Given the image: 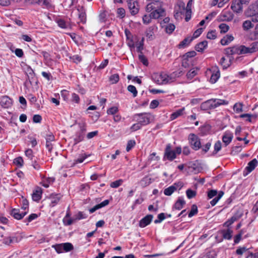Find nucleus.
<instances>
[{"instance_id":"f257e3e1","label":"nucleus","mask_w":258,"mask_h":258,"mask_svg":"<svg viewBox=\"0 0 258 258\" xmlns=\"http://www.w3.org/2000/svg\"><path fill=\"white\" fill-rule=\"evenodd\" d=\"M244 15L247 18H251L253 23L258 22V0L249 6L245 11Z\"/></svg>"},{"instance_id":"f03ea898","label":"nucleus","mask_w":258,"mask_h":258,"mask_svg":"<svg viewBox=\"0 0 258 258\" xmlns=\"http://www.w3.org/2000/svg\"><path fill=\"white\" fill-rule=\"evenodd\" d=\"M228 101L225 100L215 99L208 100L201 105V108L202 110H206L215 108L221 105H227L228 104Z\"/></svg>"},{"instance_id":"7ed1b4c3","label":"nucleus","mask_w":258,"mask_h":258,"mask_svg":"<svg viewBox=\"0 0 258 258\" xmlns=\"http://www.w3.org/2000/svg\"><path fill=\"white\" fill-rule=\"evenodd\" d=\"M153 80L158 84H167L172 81V78L167 74L156 73L152 76Z\"/></svg>"},{"instance_id":"20e7f679","label":"nucleus","mask_w":258,"mask_h":258,"mask_svg":"<svg viewBox=\"0 0 258 258\" xmlns=\"http://www.w3.org/2000/svg\"><path fill=\"white\" fill-rule=\"evenodd\" d=\"M135 117L137 118V121L139 122L142 126L148 124L150 123L151 120L153 119V115L148 113L137 114L135 115Z\"/></svg>"},{"instance_id":"39448f33","label":"nucleus","mask_w":258,"mask_h":258,"mask_svg":"<svg viewBox=\"0 0 258 258\" xmlns=\"http://www.w3.org/2000/svg\"><path fill=\"white\" fill-rule=\"evenodd\" d=\"M188 140L189 145L194 150L197 151L202 148L201 140L197 135L190 134Z\"/></svg>"},{"instance_id":"423d86ee","label":"nucleus","mask_w":258,"mask_h":258,"mask_svg":"<svg viewBox=\"0 0 258 258\" xmlns=\"http://www.w3.org/2000/svg\"><path fill=\"white\" fill-rule=\"evenodd\" d=\"M242 54H251L258 51V41L252 42L248 46L241 45Z\"/></svg>"},{"instance_id":"0eeeda50","label":"nucleus","mask_w":258,"mask_h":258,"mask_svg":"<svg viewBox=\"0 0 258 258\" xmlns=\"http://www.w3.org/2000/svg\"><path fill=\"white\" fill-rule=\"evenodd\" d=\"M224 195V192L222 191H220L218 193L216 190L212 189L208 191V197L209 199H212L215 196H217L214 199H213L210 203L212 206H215L218 201L222 198V197Z\"/></svg>"},{"instance_id":"6e6552de","label":"nucleus","mask_w":258,"mask_h":258,"mask_svg":"<svg viewBox=\"0 0 258 258\" xmlns=\"http://www.w3.org/2000/svg\"><path fill=\"white\" fill-rule=\"evenodd\" d=\"M163 7V2L160 1H155L148 4L145 8V10L147 12L150 13L152 10L162 8Z\"/></svg>"},{"instance_id":"1a4fd4ad","label":"nucleus","mask_w":258,"mask_h":258,"mask_svg":"<svg viewBox=\"0 0 258 258\" xmlns=\"http://www.w3.org/2000/svg\"><path fill=\"white\" fill-rule=\"evenodd\" d=\"M225 54L228 56L234 54H242L241 46H234L228 47L225 50Z\"/></svg>"},{"instance_id":"9d476101","label":"nucleus","mask_w":258,"mask_h":258,"mask_svg":"<svg viewBox=\"0 0 258 258\" xmlns=\"http://www.w3.org/2000/svg\"><path fill=\"white\" fill-rule=\"evenodd\" d=\"M128 9L133 15L137 14L139 12L138 3L135 0H126Z\"/></svg>"},{"instance_id":"9b49d317","label":"nucleus","mask_w":258,"mask_h":258,"mask_svg":"<svg viewBox=\"0 0 258 258\" xmlns=\"http://www.w3.org/2000/svg\"><path fill=\"white\" fill-rule=\"evenodd\" d=\"M164 158L170 161L176 158L175 152L171 149V145L169 144L166 146L164 153Z\"/></svg>"},{"instance_id":"f8f14e48","label":"nucleus","mask_w":258,"mask_h":258,"mask_svg":"<svg viewBox=\"0 0 258 258\" xmlns=\"http://www.w3.org/2000/svg\"><path fill=\"white\" fill-rule=\"evenodd\" d=\"M234 17V15L231 12L226 11L222 13L219 16V21H231Z\"/></svg>"},{"instance_id":"ddd939ff","label":"nucleus","mask_w":258,"mask_h":258,"mask_svg":"<svg viewBox=\"0 0 258 258\" xmlns=\"http://www.w3.org/2000/svg\"><path fill=\"white\" fill-rule=\"evenodd\" d=\"M151 13L154 19H158L166 15V12L163 8L152 10Z\"/></svg>"},{"instance_id":"4468645a","label":"nucleus","mask_w":258,"mask_h":258,"mask_svg":"<svg viewBox=\"0 0 258 258\" xmlns=\"http://www.w3.org/2000/svg\"><path fill=\"white\" fill-rule=\"evenodd\" d=\"M240 0H233L231 6V9L236 13L242 12L243 7Z\"/></svg>"},{"instance_id":"2eb2a0df","label":"nucleus","mask_w":258,"mask_h":258,"mask_svg":"<svg viewBox=\"0 0 258 258\" xmlns=\"http://www.w3.org/2000/svg\"><path fill=\"white\" fill-rule=\"evenodd\" d=\"M157 30V27L152 25L149 27L146 30L145 34L148 39L152 40L154 39V32Z\"/></svg>"},{"instance_id":"dca6fc26","label":"nucleus","mask_w":258,"mask_h":258,"mask_svg":"<svg viewBox=\"0 0 258 258\" xmlns=\"http://www.w3.org/2000/svg\"><path fill=\"white\" fill-rule=\"evenodd\" d=\"M153 216L152 215H147L142 218L139 222V226L144 228L148 225L152 221Z\"/></svg>"},{"instance_id":"f3484780","label":"nucleus","mask_w":258,"mask_h":258,"mask_svg":"<svg viewBox=\"0 0 258 258\" xmlns=\"http://www.w3.org/2000/svg\"><path fill=\"white\" fill-rule=\"evenodd\" d=\"M233 134L230 131L225 132L222 137V141L225 144V146L228 145L233 139Z\"/></svg>"},{"instance_id":"a211bd4d","label":"nucleus","mask_w":258,"mask_h":258,"mask_svg":"<svg viewBox=\"0 0 258 258\" xmlns=\"http://www.w3.org/2000/svg\"><path fill=\"white\" fill-rule=\"evenodd\" d=\"M1 106L5 108H8L11 106L12 101L10 98L7 96H3L0 100Z\"/></svg>"},{"instance_id":"6ab92c4d","label":"nucleus","mask_w":258,"mask_h":258,"mask_svg":"<svg viewBox=\"0 0 258 258\" xmlns=\"http://www.w3.org/2000/svg\"><path fill=\"white\" fill-rule=\"evenodd\" d=\"M213 73L210 78V82L215 83L220 77V72L217 67H214L212 68Z\"/></svg>"},{"instance_id":"aec40b11","label":"nucleus","mask_w":258,"mask_h":258,"mask_svg":"<svg viewBox=\"0 0 258 258\" xmlns=\"http://www.w3.org/2000/svg\"><path fill=\"white\" fill-rule=\"evenodd\" d=\"M27 214V212H20L19 209H14L11 211V215L17 220L22 219Z\"/></svg>"},{"instance_id":"412c9836","label":"nucleus","mask_w":258,"mask_h":258,"mask_svg":"<svg viewBox=\"0 0 258 258\" xmlns=\"http://www.w3.org/2000/svg\"><path fill=\"white\" fill-rule=\"evenodd\" d=\"M61 197L62 196L60 194H51L49 197L51 206L53 207L57 204L60 201Z\"/></svg>"},{"instance_id":"4be33fe9","label":"nucleus","mask_w":258,"mask_h":258,"mask_svg":"<svg viewBox=\"0 0 258 258\" xmlns=\"http://www.w3.org/2000/svg\"><path fill=\"white\" fill-rule=\"evenodd\" d=\"M42 189L40 187H37L33 192L32 198L34 201H39L41 198Z\"/></svg>"},{"instance_id":"5701e85b","label":"nucleus","mask_w":258,"mask_h":258,"mask_svg":"<svg viewBox=\"0 0 258 258\" xmlns=\"http://www.w3.org/2000/svg\"><path fill=\"white\" fill-rule=\"evenodd\" d=\"M177 188V184L174 183V185L170 186L165 188L164 190V194L166 196H171Z\"/></svg>"},{"instance_id":"b1692460","label":"nucleus","mask_w":258,"mask_h":258,"mask_svg":"<svg viewBox=\"0 0 258 258\" xmlns=\"http://www.w3.org/2000/svg\"><path fill=\"white\" fill-rule=\"evenodd\" d=\"M108 204H109V201L108 200H106L104 201L103 202H102V203H101L100 204L96 205L93 208H91L89 210V212L90 213H93L95 211H96L97 210L99 209L102 207H104L108 205Z\"/></svg>"},{"instance_id":"393cba45","label":"nucleus","mask_w":258,"mask_h":258,"mask_svg":"<svg viewBox=\"0 0 258 258\" xmlns=\"http://www.w3.org/2000/svg\"><path fill=\"white\" fill-rule=\"evenodd\" d=\"M152 182V179L151 177L146 176L140 180L139 184L142 187H145L148 186Z\"/></svg>"},{"instance_id":"a878e982","label":"nucleus","mask_w":258,"mask_h":258,"mask_svg":"<svg viewBox=\"0 0 258 258\" xmlns=\"http://www.w3.org/2000/svg\"><path fill=\"white\" fill-rule=\"evenodd\" d=\"M185 110V108L182 107V108L178 109L175 111L174 112H173L170 117V118L171 120H173L176 118L182 115L184 113V111Z\"/></svg>"},{"instance_id":"bb28decb","label":"nucleus","mask_w":258,"mask_h":258,"mask_svg":"<svg viewBox=\"0 0 258 258\" xmlns=\"http://www.w3.org/2000/svg\"><path fill=\"white\" fill-rule=\"evenodd\" d=\"M257 161L256 159H254L250 161L247 165V166L246 167V170L247 171L248 173L251 172L257 166Z\"/></svg>"},{"instance_id":"cd10ccee","label":"nucleus","mask_w":258,"mask_h":258,"mask_svg":"<svg viewBox=\"0 0 258 258\" xmlns=\"http://www.w3.org/2000/svg\"><path fill=\"white\" fill-rule=\"evenodd\" d=\"M58 26L66 29H71V25L69 22H67L62 19H59L57 21Z\"/></svg>"},{"instance_id":"c85d7f7f","label":"nucleus","mask_w":258,"mask_h":258,"mask_svg":"<svg viewBox=\"0 0 258 258\" xmlns=\"http://www.w3.org/2000/svg\"><path fill=\"white\" fill-rule=\"evenodd\" d=\"M185 202L182 198H179L177 200V201L175 203V204L173 207V210H174V209H176V210H181L182 208L183 205L185 204Z\"/></svg>"},{"instance_id":"c756f323","label":"nucleus","mask_w":258,"mask_h":258,"mask_svg":"<svg viewBox=\"0 0 258 258\" xmlns=\"http://www.w3.org/2000/svg\"><path fill=\"white\" fill-rule=\"evenodd\" d=\"M185 12V4L181 3L179 6V10H176L174 14V17L177 19L181 17V15Z\"/></svg>"},{"instance_id":"7c9ffc66","label":"nucleus","mask_w":258,"mask_h":258,"mask_svg":"<svg viewBox=\"0 0 258 258\" xmlns=\"http://www.w3.org/2000/svg\"><path fill=\"white\" fill-rule=\"evenodd\" d=\"M233 39L234 37L233 36L231 35H227L221 40L220 42L222 45H226L230 43Z\"/></svg>"},{"instance_id":"2f4dec72","label":"nucleus","mask_w":258,"mask_h":258,"mask_svg":"<svg viewBox=\"0 0 258 258\" xmlns=\"http://www.w3.org/2000/svg\"><path fill=\"white\" fill-rule=\"evenodd\" d=\"M253 22L251 20H245L242 23V28L244 31H248L254 27V25L252 23Z\"/></svg>"},{"instance_id":"473e14b6","label":"nucleus","mask_w":258,"mask_h":258,"mask_svg":"<svg viewBox=\"0 0 258 258\" xmlns=\"http://www.w3.org/2000/svg\"><path fill=\"white\" fill-rule=\"evenodd\" d=\"M149 14H146L142 17V21L144 24L148 25L151 23L153 17L151 12Z\"/></svg>"},{"instance_id":"72a5a7b5","label":"nucleus","mask_w":258,"mask_h":258,"mask_svg":"<svg viewBox=\"0 0 258 258\" xmlns=\"http://www.w3.org/2000/svg\"><path fill=\"white\" fill-rule=\"evenodd\" d=\"M208 42L206 41H202L195 46V49L199 52H202L204 49L207 46Z\"/></svg>"},{"instance_id":"f704fd0d","label":"nucleus","mask_w":258,"mask_h":258,"mask_svg":"<svg viewBox=\"0 0 258 258\" xmlns=\"http://www.w3.org/2000/svg\"><path fill=\"white\" fill-rule=\"evenodd\" d=\"M17 238L16 237H7L3 239V243L9 245L13 242H17Z\"/></svg>"},{"instance_id":"c9c22d12","label":"nucleus","mask_w":258,"mask_h":258,"mask_svg":"<svg viewBox=\"0 0 258 258\" xmlns=\"http://www.w3.org/2000/svg\"><path fill=\"white\" fill-rule=\"evenodd\" d=\"M164 28H165L166 32L170 34L175 30V26L174 24L170 23L166 25Z\"/></svg>"},{"instance_id":"e433bc0d","label":"nucleus","mask_w":258,"mask_h":258,"mask_svg":"<svg viewBox=\"0 0 258 258\" xmlns=\"http://www.w3.org/2000/svg\"><path fill=\"white\" fill-rule=\"evenodd\" d=\"M198 69H192L189 71V72L187 73L186 76L188 79H192L196 75H197L198 71Z\"/></svg>"},{"instance_id":"4c0bfd02","label":"nucleus","mask_w":258,"mask_h":258,"mask_svg":"<svg viewBox=\"0 0 258 258\" xmlns=\"http://www.w3.org/2000/svg\"><path fill=\"white\" fill-rule=\"evenodd\" d=\"M222 144L221 141H217L214 145V150L213 152V154H216L221 149Z\"/></svg>"},{"instance_id":"58836bf2","label":"nucleus","mask_w":258,"mask_h":258,"mask_svg":"<svg viewBox=\"0 0 258 258\" xmlns=\"http://www.w3.org/2000/svg\"><path fill=\"white\" fill-rule=\"evenodd\" d=\"M232 231L228 229L227 230L222 231L223 237L226 239H230L232 237Z\"/></svg>"},{"instance_id":"ea45409f","label":"nucleus","mask_w":258,"mask_h":258,"mask_svg":"<svg viewBox=\"0 0 258 258\" xmlns=\"http://www.w3.org/2000/svg\"><path fill=\"white\" fill-rule=\"evenodd\" d=\"M63 246V249L66 252L70 251L73 249L74 247L72 243L67 242L62 243Z\"/></svg>"},{"instance_id":"a19ab883","label":"nucleus","mask_w":258,"mask_h":258,"mask_svg":"<svg viewBox=\"0 0 258 258\" xmlns=\"http://www.w3.org/2000/svg\"><path fill=\"white\" fill-rule=\"evenodd\" d=\"M85 134L82 133L81 132H78L77 133L76 137L75 138V144H77V143L82 141L84 137Z\"/></svg>"},{"instance_id":"79ce46f5","label":"nucleus","mask_w":258,"mask_h":258,"mask_svg":"<svg viewBox=\"0 0 258 258\" xmlns=\"http://www.w3.org/2000/svg\"><path fill=\"white\" fill-rule=\"evenodd\" d=\"M193 40V38H186L183 39L179 44V47H183L184 46L190 43Z\"/></svg>"},{"instance_id":"37998d69","label":"nucleus","mask_w":258,"mask_h":258,"mask_svg":"<svg viewBox=\"0 0 258 258\" xmlns=\"http://www.w3.org/2000/svg\"><path fill=\"white\" fill-rule=\"evenodd\" d=\"M226 59L224 57H222L220 60V63L221 66H222L224 69H227L228 67H229L231 64L230 61L231 58L229 59V60L228 62H225Z\"/></svg>"},{"instance_id":"c03bdc74","label":"nucleus","mask_w":258,"mask_h":258,"mask_svg":"<svg viewBox=\"0 0 258 258\" xmlns=\"http://www.w3.org/2000/svg\"><path fill=\"white\" fill-rule=\"evenodd\" d=\"M243 104L241 103H236L233 106V109L236 113H240L242 111Z\"/></svg>"},{"instance_id":"a18cd8bd","label":"nucleus","mask_w":258,"mask_h":258,"mask_svg":"<svg viewBox=\"0 0 258 258\" xmlns=\"http://www.w3.org/2000/svg\"><path fill=\"white\" fill-rule=\"evenodd\" d=\"M219 28L220 30V32L221 33H225L226 32H227L229 29V27L228 25H227V24H225V23H222L219 26Z\"/></svg>"},{"instance_id":"49530a36","label":"nucleus","mask_w":258,"mask_h":258,"mask_svg":"<svg viewBox=\"0 0 258 258\" xmlns=\"http://www.w3.org/2000/svg\"><path fill=\"white\" fill-rule=\"evenodd\" d=\"M144 38H142L141 41H140L139 43L137 44V50L140 53H143L142 50L144 49Z\"/></svg>"},{"instance_id":"de8ad7c7","label":"nucleus","mask_w":258,"mask_h":258,"mask_svg":"<svg viewBox=\"0 0 258 258\" xmlns=\"http://www.w3.org/2000/svg\"><path fill=\"white\" fill-rule=\"evenodd\" d=\"M119 79V75L117 74H115L111 75L109 78V81L112 84L117 83Z\"/></svg>"},{"instance_id":"09e8293b","label":"nucleus","mask_w":258,"mask_h":258,"mask_svg":"<svg viewBox=\"0 0 258 258\" xmlns=\"http://www.w3.org/2000/svg\"><path fill=\"white\" fill-rule=\"evenodd\" d=\"M127 90L133 94L134 97H135L137 96V94H138V91L136 89V88L134 86L131 85H129L127 87Z\"/></svg>"},{"instance_id":"8fccbe9b","label":"nucleus","mask_w":258,"mask_h":258,"mask_svg":"<svg viewBox=\"0 0 258 258\" xmlns=\"http://www.w3.org/2000/svg\"><path fill=\"white\" fill-rule=\"evenodd\" d=\"M198 207L196 205H192L191 206V210L188 214V217H191L198 213Z\"/></svg>"},{"instance_id":"3c124183","label":"nucleus","mask_w":258,"mask_h":258,"mask_svg":"<svg viewBox=\"0 0 258 258\" xmlns=\"http://www.w3.org/2000/svg\"><path fill=\"white\" fill-rule=\"evenodd\" d=\"M14 163L18 167H22L23 165V160L21 157L15 158L14 160Z\"/></svg>"},{"instance_id":"603ef678","label":"nucleus","mask_w":258,"mask_h":258,"mask_svg":"<svg viewBox=\"0 0 258 258\" xmlns=\"http://www.w3.org/2000/svg\"><path fill=\"white\" fill-rule=\"evenodd\" d=\"M52 247L54 248L57 253H61L63 250L62 243L52 245Z\"/></svg>"},{"instance_id":"864d4df0","label":"nucleus","mask_w":258,"mask_h":258,"mask_svg":"<svg viewBox=\"0 0 258 258\" xmlns=\"http://www.w3.org/2000/svg\"><path fill=\"white\" fill-rule=\"evenodd\" d=\"M136 145V142L135 140H131L128 141L126 146V151L128 152L130 151Z\"/></svg>"},{"instance_id":"5fc2aeb1","label":"nucleus","mask_w":258,"mask_h":258,"mask_svg":"<svg viewBox=\"0 0 258 258\" xmlns=\"http://www.w3.org/2000/svg\"><path fill=\"white\" fill-rule=\"evenodd\" d=\"M123 182V180L122 179H118L115 180L110 184V186L112 188H117Z\"/></svg>"},{"instance_id":"6e6d98bb","label":"nucleus","mask_w":258,"mask_h":258,"mask_svg":"<svg viewBox=\"0 0 258 258\" xmlns=\"http://www.w3.org/2000/svg\"><path fill=\"white\" fill-rule=\"evenodd\" d=\"M186 196L188 199H191L196 195V192L190 189H188L186 191Z\"/></svg>"},{"instance_id":"4d7b16f0","label":"nucleus","mask_w":258,"mask_h":258,"mask_svg":"<svg viewBox=\"0 0 258 258\" xmlns=\"http://www.w3.org/2000/svg\"><path fill=\"white\" fill-rule=\"evenodd\" d=\"M25 155L31 161L35 159V157L33 155V151L31 149H27L25 151Z\"/></svg>"},{"instance_id":"13d9d810","label":"nucleus","mask_w":258,"mask_h":258,"mask_svg":"<svg viewBox=\"0 0 258 258\" xmlns=\"http://www.w3.org/2000/svg\"><path fill=\"white\" fill-rule=\"evenodd\" d=\"M118 111V108L116 106H113L109 108L107 111V113L108 114L113 115L117 113Z\"/></svg>"},{"instance_id":"bf43d9fd","label":"nucleus","mask_w":258,"mask_h":258,"mask_svg":"<svg viewBox=\"0 0 258 258\" xmlns=\"http://www.w3.org/2000/svg\"><path fill=\"white\" fill-rule=\"evenodd\" d=\"M191 61L189 60V59L183 57L182 61V66L185 68H188L190 66Z\"/></svg>"},{"instance_id":"052dcab7","label":"nucleus","mask_w":258,"mask_h":258,"mask_svg":"<svg viewBox=\"0 0 258 258\" xmlns=\"http://www.w3.org/2000/svg\"><path fill=\"white\" fill-rule=\"evenodd\" d=\"M140 60L145 66L148 65V60L146 57L143 54V53H140L139 55Z\"/></svg>"},{"instance_id":"680f3d73","label":"nucleus","mask_w":258,"mask_h":258,"mask_svg":"<svg viewBox=\"0 0 258 258\" xmlns=\"http://www.w3.org/2000/svg\"><path fill=\"white\" fill-rule=\"evenodd\" d=\"M216 33L215 31H211L207 33V37L210 39H215L216 38Z\"/></svg>"},{"instance_id":"e2e57ef3","label":"nucleus","mask_w":258,"mask_h":258,"mask_svg":"<svg viewBox=\"0 0 258 258\" xmlns=\"http://www.w3.org/2000/svg\"><path fill=\"white\" fill-rule=\"evenodd\" d=\"M196 54H197V53L195 51H189V52H188L186 53L183 56V57H185V58H187L189 59V58H191V57H194L195 56H196Z\"/></svg>"},{"instance_id":"0e129e2a","label":"nucleus","mask_w":258,"mask_h":258,"mask_svg":"<svg viewBox=\"0 0 258 258\" xmlns=\"http://www.w3.org/2000/svg\"><path fill=\"white\" fill-rule=\"evenodd\" d=\"M141 127H142V125L140 124V123L139 122H138L137 123L134 124L131 127V130H132V131L135 132V131L140 130L141 128Z\"/></svg>"},{"instance_id":"69168bd1","label":"nucleus","mask_w":258,"mask_h":258,"mask_svg":"<svg viewBox=\"0 0 258 258\" xmlns=\"http://www.w3.org/2000/svg\"><path fill=\"white\" fill-rule=\"evenodd\" d=\"M215 253L214 251H210L204 255L201 258H215Z\"/></svg>"},{"instance_id":"338daca9","label":"nucleus","mask_w":258,"mask_h":258,"mask_svg":"<svg viewBox=\"0 0 258 258\" xmlns=\"http://www.w3.org/2000/svg\"><path fill=\"white\" fill-rule=\"evenodd\" d=\"M117 15L120 16L121 18H123L125 17V10L123 8H118L117 10Z\"/></svg>"},{"instance_id":"774afa93","label":"nucleus","mask_w":258,"mask_h":258,"mask_svg":"<svg viewBox=\"0 0 258 258\" xmlns=\"http://www.w3.org/2000/svg\"><path fill=\"white\" fill-rule=\"evenodd\" d=\"M203 28H200L198 29L194 33L193 37L192 38H193V39L195 38H197L201 34V33L203 32Z\"/></svg>"}]
</instances>
